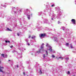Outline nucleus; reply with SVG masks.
I'll return each mask as SVG.
<instances>
[{
    "label": "nucleus",
    "instance_id": "f257e3e1",
    "mask_svg": "<svg viewBox=\"0 0 76 76\" xmlns=\"http://www.w3.org/2000/svg\"><path fill=\"white\" fill-rule=\"evenodd\" d=\"M46 36V34L45 33L44 34H40V35L39 36V37L41 38V37H42L44 38V37Z\"/></svg>",
    "mask_w": 76,
    "mask_h": 76
},
{
    "label": "nucleus",
    "instance_id": "f03ea898",
    "mask_svg": "<svg viewBox=\"0 0 76 76\" xmlns=\"http://www.w3.org/2000/svg\"><path fill=\"white\" fill-rule=\"evenodd\" d=\"M42 51H43V48H41L40 49L39 51H37V53H40L41 52H42Z\"/></svg>",
    "mask_w": 76,
    "mask_h": 76
},
{
    "label": "nucleus",
    "instance_id": "7ed1b4c3",
    "mask_svg": "<svg viewBox=\"0 0 76 76\" xmlns=\"http://www.w3.org/2000/svg\"><path fill=\"white\" fill-rule=\"evenodd\" d=\"M71 21L72 22H73L72 23H74V24H75L76 23V20H75L74 19H72L71 20Z\"/></svg>",
    "mask_w": 76,
    "mask_h": 76
},
{
    "label": "nucleus",
    "instance_id": "20e7f679",
    "mask_svg": "<svg viewBox=\"0 0 76 76\" xmlns=\"http://www.w3.org/2000/svg\"><path fill=\"white\" fill-rule=\"evenodd\" d=\"M3 67L0 66V72H2V73H3Z\"/></svg>",
    "mask_w": 76,
    "mask_h": 76
},
{
    "label": "nucleus",
    "instance_id": "39448f33",
    "mask_svg": "<svg viewBox=\"0 0 76 76\" xmlns=\"http://www.w3.org/2000/svg\"><path fill=\"white\" fill-rule=\"evenodd\" d=\"M54 41H56V42H57L58 41V39H57V37H54Z\"/></svg>",
    "mask_w": 76,
    "mask_h": 76
},
{
    "label": "nucleus",
    "instance_id": "423d86ee",
    "mask_svg": "<svg viewBox=\"0 0 76 76\" xmlns=\"http://www.w3.org/2000/svg\"><path fill=\"white\" fill-rule=\"evenodd\" d=\"M49 50L50 51V52H54V50H53L51 48H50L49 49Z\"/></svg>",
    "mask_w": 76,
    "mask_h": 76
},
{
    "label": "nucleus",
    "instance_id": "0eeeda50",
    "mask_svg": "<svg viewBox=\"0 0 76 76\" xmlns=\"http://www.w3.org/2000/svg\"><path fill=\"white\" fill-rule=\"evenodd\" d=\"M45 45V44H44V43L42 44L41 45V48H44V46Z\"/></svg>",
    "mask_w": 76,
    "mask_h": 76
},
{
    "label": "nucleus",
    "instance_id": "6e6552de",
    "mask_svg": "<svg viewBox=\"0 0 76 76\" xmlns=\"http://www.w3.org/2000/svg\"><path fill=\"white\" fill-rule=\"evenodd\" d=\"M7 31H12V30H10V29H9V28H7Z\"/></svg>",
    "mask_w": 76,
    "mask_h": 76
},
{
    "label": "nucleus",
    "instance_id": "1a4fd4ad",
    "mask_svg": "<svg viewBox=\"0 0 76 76\" xmlns=\"http://www.w3.org/2000/svg\"><path fill=\"white\" fill-rule=\"evenodd\" d=\"M35 38V36H33L31 37L32 39H34V38Z\"/></svg>",
    "mask_w": 76,
    "mask_h": 76
},
{
    "label": "nucleus",
    "instance_id": "9d476101",
    "mask_svg": "<svg viewBox=\"0 0 76 76\" xmlns=\"http://www.w3.org/2000/svg\"><path fill=\"white\" fill-rule=\"evenodd\" d=\"M39 73L40 74H42V71H41V70H40V71H39Z\"/></svg>",
    "mask_w": 76,
    "mask_h": 76
},
{
    "label": "nucleus",
    "instance_id": "9b49d317",
    "mask_svg": "<svg viewBox=\"0 0 76 76\" xmlns=\"http://www.w3.org/2000/svg\"><path fill=\"white\" fill-rule=\"evenodd\" d=\"M69 60V58L67 57L66 58V61H68Z\"/></svg>",
    "mask_w": 76,
    "mask_h": 76
},
{
    "label": "nucleus",
    "instance_id": "f8f14e48",
    "mask_svg": "<svg viewBox=\"0 0 76 76\" xmlns=\"http://www.w3.org/2000/svg\"><path fill=\"white\" fill-rule=\"evenodd\" d=\"M28 17H27V18H28V19H30V15H28Z\"/></svg>",
    "mask_w": 76,
    "mask_h": 76
},
{
    "label": "nucleus",
    "instance_id": "ddd939ff",
    "mask_svg": "<svg viewBox=\"0 0 76 76\" xmlns=\"http://www.w3.org/2000/svg\"><path fill=\"white\" fill-rule=\"evenodd\" d=\"M66 45V46H68L69 45V43H66L65 44Z\"/></svg>",
    "mask_w": 76,
    "mask_h": 76
},
{
    "label": "nucleus",
    "instance_id": "4468645a",
    "mask_svg": "<svg viewBox=\"0 0 76 76\" xmlns=\"http://www.w3.org/2000/svg\"><path fill=\"white\" fill-rule=\"evenodd\" d=\"M45 51L46 52V56H47V55H48V52H47V50H46Z\"/></svg>",
    "mask_w": 76,
    "mask_h": 76
},
{
    "label": "nucleus",
    "instance_id": "2eb2a0df",
    "mask_svg": "<svg viewBox=\"0 0 76 76\" xmlns=\"http://www.w3.org/2000/svg\"><path fill=\"white\" fill-rule=\"evenodd\" d=\"M46 47H48V46H49V45H48V43H47L46 45Z\"/></svg>",
    "mask_w": 76,
    "mask_h": 76
},
{
    "label": "nucleus",
    "instance_id": "dca6fc26",
    "mask_svg": "<svg viewBox=\"0 0 76 76\" xmlns=\"http://www.w3.org/2000/svg\"><path fill=\"white\" fill-rule=\"evenodd\" d=\"M70 45H71L70 47L71 48H73V45H72V44H70Z\"/></svg>",
    "mask_w": 76,
    "mask_h": 76
},
{
    "label": "nucleus",
    "instance_id": "f3484780",
    "mask_svg": "<svg viewBox=\"0 0 76 76\" xmlns=\"http://www.w3.org/2000/svg\"><path fill=\"white\" fill-rule=\"evenodd\" d=\"M43 57L44 58H45V54H44Z\"/></svg>",
    "mask_w": 76,
    "mask_h": 76
},
{
    "label": "nucleus",
    "instance_id": "a211bd4d",
    "mask_svg": "<svg viewBox=\"0 0 76 76\" xmlns=\"http://www.w3.org/2000/svg\"><path fill=\"white\" fill-rule=\"evenodd\" d=\"M58 24H60V23H61V22H60V21H58Z\"/></svg>",
    "mask_w": 76,
    "mask_h": 76
},
{
    "label": "nucleus",
    "instance_id": "6ab92c4d",
    "mask_svg": "<svg viewBox=\"0 0 76 76\" xmlns=\"http://www.w3.org/2000/svg\"><path fill=\"white\" fill-rule=\"evenodd\" d=\"M1 55L2 56H3V57H4V54H1Z\"/></svg>",
    "mask_w": 76,
    "mask_h": 76
},
{
    "label": "nucleus",
    "instance_id": "aec40b11",
    "mask_svg": "<svg viewBox=\"0 0 76 76\" xmlns=\"http://www.w3.org/2000/svg\"><path fill=\"white\" fill-rule=\"evenodd\" d=\"M52 57L53 58H54V57H55V56L54 55H52Z\"/></svg>",
    "mask_w": 76,
    "mask_h": 76
},
{
    "label": "nucleus",
    "instance_id": "412c9836",
    "mask_svg": "<svg viewBox=\"0 0 76 76\" xmlns=\"http://www.w3.org/2000/svg\"><path fill=\"white\" fill-rule=\"evenodd\" d=\"M59 58H62L63 59V58H61V57H59Z\"/></svg>",
    "mask_w": 76,
    "mask_h": 76
},
{
    "label": "nucleus",
    "instance_id": "4be33fe9",
    "mask_svg": "<svg viewBox=\"0 0 76 76\" xmlns=\"http://www.w3.org/2000/svg\"><path fill=\"white\" fill-rule=\"evenodd\" d=\"M17 35L18 36H19L20 35H19V33H17Z\"/></svg>",
    "mask_w": 76,
    "mask_h": 76
},
{
    "label": "nucleus",
    "instance_id": "5701e85b",
    "mask_svg": "<svg viewBox=\"0 0 76 76\" xmlns=\"http://www.w3.org/2000/svg\"><path fill=\"white\" fill-rule=\"evenodd\" d=\"M23 75H25V72H23Z\"/></svg>",
    "mask_w": 76,
    "mask_h": 76
},
{
    "label": "nucleus",
    "instance_id": "b1692460",
    "mask_svg": "<svg viewBox=\"0 0 76 76\" xmlns=\"http://www.w3.org/2000/svg\"><path fill=\"white\" fill-rule=\"evenodd\" d=\"M13 45H12L10 47V48H13Z\"/></svg>",
    "mask_w": 76,
    "mask_h": 76
},
{
    "label": "nucleus",
    "instance_id": "393cba45",
    "mask_svg": "<svg viewBox=\"0 0 76 76\" xmlns=\"http://www.w3.org/2000/svg\"><path fill=\"white\" fill-rule=\"evenodd\" d=\"M17 68L19 67V65H17Z\"/></svg>",
    "mask_w": 76,
    "mask_h": 76
},
{
    "label": "nucleus",
    "instance_id": "a878e982",
    "mask_svg": "<svg viewBox=\"0 0 76 76\" xmlns=\"http://www.w3.org/2000/svg\"><path fill=\"white\" fill-rule=\"evenodd\" d=\"M27 45H30V44L29 43H28L27 44Z\"/></svg>",
    "mask_w": 76,
    "mask_h": 76
},
{
    "label": "nucleus",
    "instance_id": "bb28decb",
    "mask_svg": "<svg viewBox=\"0 0 76 76\" xmlns=\"http://www.w3.org/2000/svg\"><path fill=\"white\" fill-rule=\"evenodd\" d=\"M5 42L6 43H7L8 41H5Z\"/></svg>",
    "mask_w": 76,
    "mask_h": 76
},
{
    "label": "nucleus",
    "instance_id": "cd10ccee",
    "mask_svg": "<svg viewBox=\"0 0 76 76\" xmlns=\"http://www.w3.org/2000/svg\"><path fill=\"white\" fill-rule=\"evenodd\" d=\"M54 4H53L52 5H51V7H53V6H54Z\"/></svg>",
    "mask_w": 76,
    "mask_h": 76
},
{
    "label": "nucleus",
    "instance_id": "c85d7f7f",
    "mask_svg": "<svg viewBox=\"0 0 76 76\" xmlns=\"http://www.w3.org/2000/svg\"><path fill=\"white\" fill-rule=\"evenodd\" d=\"M68 74H69L70 73V72L68 71Z\"/></svg>",
    "mask_w": 76,
    "mask_h": 76
},
{
    "label": "nucleus",
    "instance_id": "c756f323",
    "mask_svg": "<svg viewBox=\"0 0 76 76\" xmlns=\"http://www.w3.org/2000/svg\"><path fill=\"white\" fill-rule=\"evenodd\" d=\"M31 35H29V37H28V38H30L31 37Z\"/></svg>",
    "mask_w": 76,
    "mask_h": 76
},
{
    "label": "nucleus",
    "instance_id": "7c9ffc66",
    "mask_svg": "<svg viewBox=\"0 0 76 76\" xmlns=\"http://www.w3.org/2000/svg\"><path fill=\"white\" fill-rule=\"evenodd\" d=\"M8 42L9 43H10V41H8Z\"/></svg>",
    "mask_w": 76,
    "mask_h": 76
},
{
    "label": "nucleus",
    "instance_id": "2f4dec72",
    "mask_svg": "<svg viewBox=\"0 0 76 76\" xmlns=\"http://www.w3.org/2000/svg\"><path fill=\"white\" fill-rule=\"evenodd\" d=\"M49 48H51V47H50V46H49Z\"/></svg>",
    "mask_w": 76,
    "mask_h": 76
},
{
    "label": "nucleus",
    "instance_id": "473e14b6",
    "mask_svg": "<svg viewBox=\"0 0 76 76\" xmlns=\"http://www.w3.org/2000/svg\"><path fill=\"white\" fill-rule=\"evenodd\" d=\"M12 0V1H14V0Z\"/></svg>",
    "mask_w": 76,
    "mask_h": 76
},
{
    "label": "nucleus",
    "instance_id": "72a5a7b5",
    "mask_svg": "<svg viewBox=\"0 0 76 76\" xmlns=\"http://www.w3.org/2000/svg\"><path fill=\"white\" fill-rule=\"evenodd\" d=\"M62 28H63V29H64V27H63Z\"/></svg>",
    "mask_w": 76,
    "mask_h": 76
},
{
    "label": "nucleus",
    "instance_id": "f704fd0d",
    "mask_svg": "<svg viewBox=\"0 0 76 76\" xmlns=\"http://www.w3.org/2000/svg\"><path fill=\"white\" fill-rule=\"evenodd\" d=\"M51 19H52V20H53V18H51Z\"/></svg>",
    "mask_w": 76,
    "mask_h": 76
},
{
    "label": "nucleus",
    "instance_id": "c9c22d12",
    "mask_svg": "<svg viewBox=\"0 0 76 76\" xmlns=\"http://www.w3.org/2000/svg\"><path fill=\"white\" fill-rule=\"evenodd\" d=\"M26 10H28V9H27Z\"/></svg>",
    "mask_w": 76,
    "mask_h": 76
},
{
    "label": "nucleus",
    "instance_id": "e433bc0d",
    "mask_svg": "<svg viewBox=\"0 0 76 76\" xmlns=\"http://www.w3.org/2000/svg\"><path fill=\"white\" fill-rule=\"evenodd\" d=\"M27 43H28V41H27Z\"/></svg>",
    "mask_w": 76,
    "mask_h": 76
},
{
    "label": "nucleus",
    "instance_id": "4c0bfd02",
    "mask_svg": "<svg viewBox=\"0 0 76 76\" xmlns=\"http://www.w3.org/2000/svg\"><path fill=\"white\" fill-rule=\"evenodd\" d=\"M8 61H10V60H8Z\"/></svg>",
    "mask_w": 76,
    "mask_h": 76
},
{
    "label": "nucleus",
    "instance_id": "58836bf2",
    "mask_svg": "<svg viewBox=\"0 0 76 76\" xmlns=\"http://www.w3.org/2000/svg\"><path fill=\"white\" fill-rule=\"evenodd\" d=\"M0 44H1V45H2V43L1 44L0 43Z\"/></svg>",
    "mask_w": 76,
    "mask_h": 76
},
{
    "label": "nucleus",
    "instance_id": "ea45409f",
    "mask_svg": "<svg viewBox=\"0 0 76 76\" xmlns=\"http://www.w3.org/2000/svg\"><path fill=\"white\" fill-rule=\"evenodd\" d=\"M5 56H6V57H7V55H5Z\"/></svg>",
    "mask_w": 76,
    "mask_h": 76
},
{
    "label": "nucleus",
    "instance_id": "a19ab883",
    "mask_svg": "<svg viewBox=\"0 0 76 76\" xmlns=\"http://www.w3.org/2000/svg\"><path fill=\"white\" fill-rule=\"evenodd\" d=\"M56 58L58 59V58Z\"/></svg>",
    "mask_w": 76,
    "mask_h": 76
},
{
    "label": "nucleus",
    "instance_id": "79ce46f5",
    "mask_svg": "<svg viewBox=\"0 0 76 76\" xmlns=\"http://www.w3.org/2000/svg\"><path fill=\"white\" fill-rule=\"evenodd\" d=\"M63 31H64V29H63Z\"/></svg>",
    "mask_w": 76,
    "mask_h": 76
},
{
    "label": "nucleus",
    "instance_id": "37998d69",
    "mask_svg": "<svg viewBox=\"0 0 76 76\" xmlns=\"http://www.w3.org/2000/svg\"><path fill=\"white\" fill-rule=\"evenodd\" d=\"M1 63V62H0V63Z\"/></svg>",
    "mask_w": 76,
    "mask_h": 76
}]
</instances>
